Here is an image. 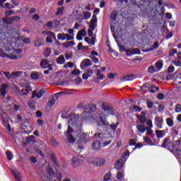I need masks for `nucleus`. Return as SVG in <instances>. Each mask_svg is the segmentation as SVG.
Segmentation results:
<instances>
[{"label": "nucleus", "instance_id": "obj_1", "mask_svg": "<svg viewBox=\"0 0 181 181\" xmlns=\"http://www.w3.org/2000/svg\"><path fill=\"white\" fill-rule=\"evenodd\" d=\"M180 144H181L180 140L175 141L170 139V137H168L164 139L162 144V147L166 148V149L171 151V152L172 151H174L175 153H177V155H178V156L180 157L181 153V150L179 149L178 148L180 146Z\"/></svg>", "mask_w": 181, "mask_h": 181}, {"label": "nucleus", "instance_id": "obj_2", "mask_svg": "<svg viewBox=\"0 0 181 181\" xmlns=\"http://www.w3.org/2000/svg\"><path fill=\"white\" fill-rule=\"evenodd\" d=\"M21 53H22V49H7V57L8 59H11V60H16L21 57Z\"/></svg>", "mask_w": 181, "mask_h": 181}, {"label": "nucleus", "instance_id": "obj_3", "mask_svg": "<svg viewBox=\"0 0 181 181\" xmlns=\"http://www.w3.org/2000/svg\"><path fill=\"white\" fill-rule=\"evenodd\" d=\"M0 114L1 115V122L4 125V127H5L6 129L8 132H11V131H12V129L11 128V124H9V123H8L9 117L5 113H4L2 110H1V107H0Z\"/></svg>", "mask_w": 181, "mask_h": 181}, {"label": "nucleus", "instance_id": "obj_4", "mask_svg": "<svg viewBox=\"0 0 181 181\" xmlns=\"http://www.w3.org/2000/svg\"><path fill=\"white\" fill-rule=\"evenodd\" d=\"M119 52H125L127 56H134V54H141V50L139 49H127L124 47L119 45Z\"/></svg>", "mask_w": 181, "mask_h": 181}, {"label": "nucleus", "instance_id": "obj_5", "mask_svg": "<svg viewBox=\"0 0 181 181\" xmlns=\"http://www.w3.org/2000/svg\"><path fill=\"white\" fill-rule=\"evenodd\" d=\"M90 122H97L98 125H108V122L103 119L102 117H100V115L93 116L90 119Z\"/></svg>", "mask_w": 181, "mask_h": 181}, {"label": "nucleus", "instance_id": "obj_6", "mask_svg": "<svg viewBox=\"0 0 181 181\" xmlns=\"http://www.w3.org/2000/svg\"><path fill=\"white\" fill-rule=\"evenodd\" d=\"M62 94H66V92H59L57 93H55L54 97H52L48 102L47 105V107L50 110L54 104H56V100L59 98V95H62Z\"/></svg>", "mask_w": 181, "mask_h": 181}, {"label": "nucleus", "instance_id": "obj_7", "mask_svg": "<svg viewBox=\"0 0 181 181\" xmlns=\"http://www.w3.org/2000/svg\"><path fill=\"white\" fill-rule=\"evenodd\" d=\"M42 33L46 35V42L47 43H52L53 42L52 39H56V34L51 31H43Z\"/></svg>", "mask_w": 181, "mask_h": 181}, {"label": "nucleus", "instance_id": "obj_8", "mask_svg": "<svg viewBox=\"0 0 181 181\" xmlns=\"http://www.w3.org/2000/svg\"><path fill=\"white\" fill-rule=\"evenodd\" d=\"M148 88V91L152 93H156V91L159 90V88L155 86H152L151 87L149 88V86L148 85V83H146L141 86V90L148 91V90H146V88Z\"/></svg>", "mask_w": 181, "mask_h": 181}, {"label": "nucleus", "instance_id": "obj_9", "mask_svg": "<svg viewBox=\"0 0 181 181\" xmlns=\"http://www.w3.org/2000/svg\"><path fill=\"white\" fill-rule=\"evenodd\" d=\"M82 162H84V157L81 156L74 157L71 160V165L74 166V168H76V166H78V165H81Z\"/></svg>", "mask_w": 181, "mask_h": 181}, {"label": "nucleus", "instance_id": "obj_10", "mask_svg": "<svg viewBox=\"0 0 181 181\" xmlns=\"http://www.w3.org/2000/svg\"><path fill=\"white\" fill-rule=\"evenodd\" d=\"M95 76H96L94 78V82L95 83H100V81H101V80H104L105 76H104V74H103V73H101V70L96 69L95 71Z\"/></svg>", "mask_w": 181, "mask_h": 181}, {"label": "nucleus", "instance_id": "obj_11", "mask_svg": "<svg viewBox=\"0 0 181 181\" xmlns=\"http://www.w3.org/2000/svg\"><path fill=\"white\" fill-rule=\"evenodd\" d=\"M76 122H77V119H76V117H73L70 120H69V126L68 129L66 132V135H70L69 134H71V132H73L74 130L71 127H73V125H74Z\"/></svg>", "mask_w": 181, "mask_h": 181}, {"label": "nucleus", "instance_id": "obj_12", "mask_svg": "<svg viewBox=\"0 0 181 181\" xmlns=\"http://www.w3.org/2000/svg\"><path fill=\"white\" fill-rule=\"evenodd\" d=\"M89 28L91 29V30H94L95 28H97V16L93 15L92 16V19L90 21V23H89Z\"/></svg>", "mask_w": 181, "mask_h": 181}, {"label": "nucleus", "instance_id": "obj_13", "mask_svg": "<svg viewBox=\"0 0 181 181\" xmlns=\"http://www.w3.org/2000/svg\"><path fill=\"white\" fill-rule=\"evenodd\" d=\"M43 94H45V91L42 90H37L33 92L32 97L33 98H37L39 100L43 97Z\"/></svg>", "mask_w": 181, "mask_h": 181}, {"label": "nucleus", "instance_id": "obj_14", "mask_svg": "<svg viewBox=\"0 0 181 181\" xmlns=\"http://www.w3.org/2000/svg\"><path fill=\"white\" fill-rule=\"evenodd\" d=\"M87 35V31L86 30H81V31H78L76 35V39L77 40H83V37Z\"/></svg>", "mask_w": 181, "mask_h": 181}, {"label": "nucleus", "instance_id": "obj_15", "mask_svg": "<svg viewBox=\"0 0 181 181\" xmlns=\"http://www.w3.org/2000/svg\"><path fill=\"white\" fill-rule=\"evenodd\" d=\"M94 74L93 69H88L85 74L82 75L83 80H87L89 77H91Z\"/></svg>", "mask_w": 181, "mask_h": 181}, {"label": "nucleus", "instance_id": "obj_16", "mask_svg": "<svg viewBox=\"0 0 181 181\" xmlns=\"http://www.w3.org/2000/svg\"><path fill=\"white\" fill-rule=\"evenodd\" d=\"M6 87H8V85L6 83H4L1 86L0 88V95L1 97H5L6 95Z\"/></svg>", "mask_w": 181, "mask_h": 181}, {"label": "nucleus", "instance_id": "obj_17", "mask_svg": "<svg viewBox=\"0 0 181 181\" xmlns=\"http://www.w3.org/2000/svg\"><path fill=\"white\" fill-rule=\"evenodd\" d=\"M156 135L158 139L163 138L166 135V131L165 130H156Z\"/></svg>", "mask_w": 181, "mask_h": 181}, {"label": "nucleus", "instance_id": "obj_18", "mask_svg": "<svg viewBox=\"0 0 181 181\" xmlns=\"http://www.w3.org/2000/svg\"><path fill=\"white\" fill-rule=\"evenodd\" d=\"M30 91H32V88H30L29 86V83H28L27 86L25 87V88L22 89L21 93L23 95H28V94H29Z\"/></svg>", "mask_w": 181, "mask_h": 181}, {"label": "nucleus", "instance_id": "obj_19", "mask_svg": "<svg viewBox=\"0 0 181 181\" xmlns=\"http://www.w3.org/2000/svg\"><path fill=\"white\" fill-rule=\"evenodd\" d=\"M156 124L158 128H159V129H162V125H163V118L162 117L156 118Z\"/></svg>", "mask_w": 181, "mask_h": 181}, {"label": "nucleus", "instance_id": "obj_20", "mask_svg": "<svg viewBox=\"0 0 181 181\" xmlns=\"http://www.w3.org/2000/svg\"><path fill=\"white\" fill-rule=\"evenodd\" d=\"M12 174L14 176V177L16 179V180H21V179H22V177L21 176V172H19L18 170L16 169L13 170Z\"/></svg>", "mask_w": 181, "mask_h": 181}, {"label": "nucleus", "instance_id": "obj_21", "mask_svg": "<svg viewBox=\"0 0 181 181\" xmlns=\"http://www.w3.org/2000/svg\"><path fill=\"white\" fill-rule=\"evenodd\" d=\"M162 67H163V60L159 59L156 63V69L157 71H160L162 69Z\"/></svg>", "mask_w": 181, "mask_h": 181}, {"label": "nucleus", "instance_id": "obj_22", "mask_svg": "<svg viewBox=\"0 0 181 181\" xmlns=\"http://www.w3.org/2000/svg\"><path fill=\"white\" fill-rule=\"evenodd\" d=\"M40 66L41 67H42V69H47V67H52V65L49 64V61L46 59L42 60Z\"/></svg>", "mask_w": 181, "mask_h": 181}, {"label": "nucleus", "instance_id": "obj_23", "mask_svg": "<svg viewBox=\"0 0 181 181\" xmlns=\"http://www.w3.org/2000/svg\"><path fill=\"white\" fill-rule=\"evenodd\" d=\"M97 159L98 158H88L87 162L90 165H94L95 166H97Z\"/></svg>", "mask_w": 181, "mask_h": 181}, {"label": "nucleus", "instance_id": "obj_24", "mask_svg": "<svg viewBox=\"0 0 181 181\" xmlns=\"http://www.w3.org/2000/svg\"><path fill=\"white\" fill-rule=\"evenodd\" d=\"M92 146L94 151H100V148H101V144L100 141H95L93 144Z\"/></svg>", "mask_w": 181, "mask_h": 181}, {"label": "nucleus", "instance_id": "obj_25", "mask_svg": "<svg viewBox=\"0 0 181 181\" xmlns=\"http://www.w3.org/2000/svg\"><path fill=\"white\" fill-rule=\"evenodd\" d=\"M136 128L138 132L141 134H144V132H146V127H145L144 124H139Z\"/></svg>", "mask_w": 181, "mask_h": 181}, {"label": "nucleus", "instance_id": "obj_26", "mask_svg": "<svg viewBox=\"0 0 181 181\" xmlns=\"http://www.w3.org/2000/svg\"><path fill=\"white\" fill-rule=\"evenodd\" d=\"M105 164V160L101 158H98L96 161V166H103Z\"/></svg>", "mask_w": 181, "mask_h": 181}, {"label": "nucleus", "instance_id": "obj_27", "mask_svg": "<svg viewBox=\"0 0 181 181\" xmlns=\"http://www.w3.org/2000/svg\"><path fill=\"white\" fill-rule=\"evenodd\" d=\"M57 62L58 64H64L66 62V59H64V56L61 55L57 59Z\"/></svg>", "mask_w": 181, "mask_h": 181}, {"label": "nucleus", "instance_id": "obj_28", "mask_svg": "<svg viewBox=\"0 0 181 181\" xmlns=\"http://www.w3.org/2000/svg\"><path fill=\"white\" fill-rule=\"evenodd\" d=\"M21 75H22V71H18L13 72L11 75V78H18V77H20Z\"/></svg>", "mask_w": 181, "mask_h": 181}, {"label": "nucleus", "instance_id": "obj_29", "mask_svg": "<svg viewBox=\"0 0 181 181\" xmlns=\"http://www.w3.org/2000/svg\"><path fill=\"white\" fill-rule=\"evenodd\" d=\"M74 45H76V43L74 41H70V42H64L62 44V46H64V47H71V46H74Z\"/></svg>", "mask_w": 181, "mask_h": 181}, {"label": "nucleus", "instance_id": "obj_30", "mask_svg": "<svg viewBox=\"0 0 181 181\" xmlns=\"http://www.w3.org/2000/svg\"><path fill=\"white\" fill-rule=\"evenodd\" d=\"M42 38H37L34 42V45L36 47H40V46H42Z\"/></svg>", "mask_w": 181, "mask_h": 181}, {"label": "nucleus", "instance_id": "obj_31", "mask_svg": "<svg viewBox=\"0 0 181 181\" xmlns=\"http://www.w3.org/2000/svg\"><path fill=\"white\" fill-rule=\"evenodd\" d=\"M66 33H58L57 37L59 40H66Z\"/></svg>", "mask_w": 181, "mask_h": 181}, {"label": "nucleus", "instance_id": "obj_32", "mask_svg": "<svg viewBox=\"0 0 181 181\" xmlns=\"http://www.w3.org/2000/svg\"><path fill=\"white\" fill-rule=\"evenodd\" d=\"M83 19L85 21H88L91 18V13L90 12H83Z\"/></svg>", "mask_w": 181, "mask_h": 181}, {"label": "nucleus", "instance_id": "obj_33", "mask_svg": "<svg viewBox=\"0 0 181 181\" xmlns=\"http://www.w3.org/2000/svg\"><path fill=\"white\" fill-rule=\"evenodd\" d=\"M30 77L33 80H37L39 78V74L36 71H33L31 73Z\"/></svg>", "mask_w": 181, "mask_h": 181}, {"label": "nucleus", "instance_id": "obj_34", "mask_svg": "<svg viewBox=\"0 0 181 181\" xmlns=\"http://www.w3.org/2000/svg\"><path fill=\"white\" fill-rule=\"evenodd\" d=\"M166 124H167V125H168L170 127H173V125H175V122H173V119L168 118L166 119Z\"/></svg>", "mask_w": 181, "mask_h": 181}, {"label": "nucleus", "instance_id": "obj_35", "mask_svg": "<svg viewBox=\"0 0 181 181\" xmlns=\"http://www.w3.org/2000/svg\"><path fill=\"white\" fill-rule=\"evenodd\" d=\"M115 168L117 169V170H119V169H122V161H117L115 163Z\"/></svg>", "mask_w": 181, "mask_h": 181}, {"label": "nucleus", "instance_id": "obj_36", "mask_svg": "<svg viewBox=\"0 0 181 181\" xmlns=\"http://www.w3.org/2000/svg\"><path fill=\"white\" fill-rule=\"evenodd\" d=\"M148 73H151L152 74L153 73H156V71H158V69H156V68H155V66H151L150 67H148Z\"/></svg>", "mask_w": 181, "mask_h": 181}, {"label": "nucleus", "instance_id": "obj_37", "mask_svg": "<svg viewBox=\"0 0 181 181\" xmlns=\"http://www.w3.org/2000/svg\"><path fill=\"white\" fill-rule=\"evenodd\" d=\"M146 131H147V135H150L151 138H155V134H153V131H152V129H149V127H147Z\"/></svg>", "mask_w": 181, "mask_h": 181}, {"label": "nucleus", "instance_id": "obj_38", "mask_svg": "<svg viewBox=\"0 0 181 181\" xmlns=\"http://www.w3.org/2000/svg\"><path fill=\"white\" fill-rule=\"evenodd\" d=\"M67 139L68 142H69L70 144H74V142L76 141V139H74V137H73L71 134H68Z\"/></svg>", "mask_w": 181, "mask_h": 181}, {"label": "nucleus", "instance_id": "obj_39", "mask_svg": "<svg viewBox=\"0 0 181 181\" xmlns=\"http://www.w3.org/2000/svg\"><path fill=\"white\" fill-rule=\"evenodd\" d=\"M6 155L7 156L8 160H11V159L13 158V154L11 151H6Z\"/></svg>", "mask_w": 181, "mask_h": 181}, {"label": "nucleus", "instance_id": "obj_40", "mask_svg": "<svg viewBox=\"0 0 181 181\" xmlns=\"http://www.w3.org/2000/svg\"><path fill=\"white\" fill-rule=\"evenodd\" d=\"M50 53H52V50L49 48H47L44 51V54L45 57H49L50 56Z\"/></svg>", "mask_w": 181, "mask_h": 181}, {"label": "nucleus", "instance_id": "obj_41", "mask_svg": "<svg viewBox=\"0 0 181 181\" xmlns=\"http://www.w3.org/2000/svg\"><path fill=\"white\" fill-rule=\"evenodd\" d=\"M82 63L86 67L91 66V61H90V59H84Z\"/></svg>", "mask_w": 181, "mask_h": 181}, {"label": "nucleus", "instance_id": "obj_42", "mask_svg": "<svg viewBox=\"0 0 181 181\" xmlns=\"http://www.w3.org/2000/svg\"><path fill=\"white\" fill-rule=\"evenodd\" d=\"M0 57H8V49L6 51V52H4L2 49H0Z\"/></svg>", "mask_w": 181, "mask_h": 181}, {"label": "nucleus", "instance_id": "obj_43", "mask_svg": "<svg viewBox=\"0 0 181 181\" xmlns=\"http://www.w3.org/2000/svg\"><path fill=\"white\" fill-rule=\"evenodd\" d=\"M110 19L112 21H115L117 19V11H112L110 15Z\"/></svg>", "mask_w": 181, "mask_h": 181}, {"label": "nucleus", "instance_id": "obj_44", "mask_svg": "<svg viewBox=\"0 0 181 181\" xmlns=\"http://www.w3.org/2000/svg\"><path fill=\"white\" fill-rule=\"evenodd\" d=\"M144 141L148 145H151V146H153V144H152V140H151L149 137H144Z\"/></svg>", "mask_w": 181, "mask_h": 181}, {"label": "nucleus", "instance_id": "obj_45", "mask_svg": "<svg viewBox=\"0 0 181 181\" xmlns=\"http://www.w3.org/2000/svg\"><path fill=\"white\" fill-rule=\"evenodd\" d=\"M63 12H64V7L59 8L57 10V15H62Z\"/></svg>", "mask_w": 181, "mask_h": 181}, {"label": "nucleus", "instance_id": "obj_46", "mask_svg": "<svg viewBox=\"0 0 181 181\" xmlns=\"http://www.w3.org/2000/svg\"><path fill=\"white\" fill-rule=\"evenodd\" d=\"M176 53H177V49H172L170 50V52H169V56H170V57H172V56H173L174 54H176Z\"/></svg>", "mask_w": 181, "mask_h": 181}, {"label": "nucleus", "instance_id": "obj_47", "mask_svg": "<svg viewBox=\"0 0 181 181\" xmlns=\"http://www.w3.org/2000/svg\"><path fill=\"white\" fill-rule=\"evenodd\" d=\"M175 82L177 84H181V74L177 76L175 78Z\"/></svg>", "mask_w": 181, "mask_h": 181}, {"label": "nucleus", "instance_id": "obj_48", "mask_svg": "<svg viewBox=\"0 0 181 181\" xmlns=\"http://www.w3.org/2000/svg\"><path fill=\"white\" fill-rule=\"evenodd\" d=\"M90 59H91L92 62L95 64L99 63L100 60L98 58L95 57L89 56Z\"/></svg>", "mask_w": 181, "mask_h": 181}, {"label": "nucleus", "instance_id": "obj_49", "mask_svg": "<svg viewBox=\"0 0 181 181\" xmlns=\"http://www.w3.org/2000/svg\"><path fill=\"white\" fill-rule=\"evenodd\" d=\"M158 47H159V43L158 42H156L153 45V49H148L146 52H151V50H155V49H158Z\"/></svg>", "mask_w": 181, "mask_h": 181}, {"label": "nucleus", "instance_id": "obj_50", "mask_svg": "<svg viewBox=\"0 0 181 181\" xmlns=\"http://www.w3.org/2000/svg\"><path fill=\"white\" fill-rule=\"evenodd\" d=\"M51 144L52 146H57V145H59L57 141H56L55 139L53 137L51 139Z\"/></svg>", "mask_w": 181, "mask_h": 181}, {"label": "nucleus", "instance_id": "obj_51", "mask_svg": "<svg viewBox=\"0 0 181 181\" xmlns=\"http://www.w3.org/2000/svg\"><path fill=\"white\" fill-rule=\"evenodd\" d=\"M73 66H74V64L73 62H67L65 65H64V69H67V67L72 68Z\"/></svg>", "mask_w": 181, "mask_h": 181}, {"label": "nucleus", "instance_id": "obj_52", "mask_svg": "<svg viewBox=\"0 0 181 181\" xmlns=\"http://www.w3.org/2000/svg\"><path fill=\"white\" fill-rule=\"evenodd\" d=\"M81 73V71H80V70L78 69H74L71 72V74L74 75V76H78V74H80Z\"/></svg>", "mask_w": 181, "mask_h": 181}, {"label": "nucleus", "instance_id": "obj_53", "mask_svg": "<svg viewBox=\"0 0 181 181\" xmlns=\"http://www.w3.org/2000/svg\"><path fill=\"white\" fill-rule=\"evenodd\" d=\"M111 179V174L107 173L105 175L103 181H109Z\"/></svg>", "mask_w": 181, "mask_h": 181}, {"label": "nucleus", "instance_id": "obj_54", "mask_svg": "<svg viewBox=\"0 0 181 181\" xmlns=\"http://www.w3.org/2000/svg\"><path fill=\"white\" fill-rule=\"evenodd\" d=\"M66 40H74V35H69V34H66Z\"/></svg>", "mask_w": 181, "mask_h": 181}, {"label": "nucleus", "instance_id": "obj_55", "mask_svg": "<svg viewBox=\"0 0 181 181\" xmlns=\"http://www.w3.org/2000/svg\"><path fill=\"white\" fill-rule=\"evenodd\" d=\"M173 64H175L177 67L181 66V62L180 60L179 61H173Z\"/></svg>", "mask_w": 181, "mask_h": 181}, {"label": "nucleus", "instance_id": "obj_56", "mask_svg": "<svg viewBox=\"0 0 181 181\" xmlns=\"http://www.w3.org/2000/svg\"><path fill=\"white\" fill-rule=\"evenodd\" d=\"M133 111H139V112L142 111V108H141L136 105H134V106H133Z\"/></svg>", "mask_w": 181, "mask_h": 181}, {"label": "nucleus", "instance_id": "obj_57", "mask_svg": "<svg viewBox=\"0 0 181 181\" xmlns=\"http://www.w3.org/2000/svg\"><path fill=\"white\" fill-rule=\"evenodd\" d=\"M157 98L158 100H163L165 98V95H163V93H159L157 95Z\"/></svg>", "mask_w": 181, "mask_h": 181}, {"label": "nucleus", "instance_id": "obj_58", "mask_svg": "<svg viewBox=\"0 0 181 181\" xmlns=\"http://www.w3.org/2000/svg\"><path fill=\"white\" fill-rule=\"evenodd\" d=\"M6 8H8V9H13V5L11 4V3H6L5 4Z\"/></svg>", "mask_w": 181, "mask_h": 181}, {"label": "nucleus", "instance_id": "obj_59", "mask_svg": "<svg viewBox=\"0 0 181 181\" xmlns=\"http://www.w3.org/2000/svg\"><path fill=\"white\" fill-rule=\"evenodd\" d=\"M147 106H148V108H152L153 107V103H152V101L151 100H148Z\"/></svg>", "mask_w": 181, "mask_h": 181}, {"label": "nucleus", "instance_id": "obj_60", "mask_svg": "<svg viewBox=\"0 0 181 181\" xmlns=\"http://www.w3.org/2000/svg\"><path fill=\"white\" fill-rule=\"evenodd\" d=\"M175 112H181V105H177L175 107Z\"/></svg>", "mask_w": 181, "mask_h": 181}, {"label": "nucleus", "instance_id": "obj_61", "mask_svg": "<svg viewBox=\"0 0 181 181\" xmlns=\"http://www.w3.org/2000/svg\"><path fill=\"white\" fill-rule=\"evenodd\" d=\"M147 125L148 128H153V124H152V120H148L147 121Z\"/></svg>", "mask_w": 181, "mask_h": 181}, {"label": "nucleus", "instance_id": "obj_62", "mask_svg": "<svg viewBox=\"0 0 181 181\" xmlns=\"http://www.w3.org/2000/svg\"><path fill=\"white\" fill-rule=\"evenodd\" d=\"M115 76H117V74H115V73H110L107 75V78H114Z\"/></svg>", "mask_w": 181, "mask_h": 181}, {"label": "nucleus", "instance_id": "obj_63", "mask_svg": "<svg viewBox=\"0 0 181 181\" xmlns=\"http://www.w3.org/2000/svg\"><path fill=\"white\" fill-rule=\"evenodd\" d=\"M82 81H83V79H81V78H77L75 80L76 84H81Z\"/></svg>", "mask_w": 181, "mask_h": 181}, {"label": "nucleus", "instance_id": "obj_64", "mask_svg": "<svg viewBox=\"0 0 181 181\" xmlns=\"http://www.w3.org/2000/svg\"><path fill=\"white\" fill-rule=\"evenodd\" d=\"M165 18H166V19H172V13H165Z\"/></svg>", "mask_w": 181, "mask_h": 181}]
</instances>
